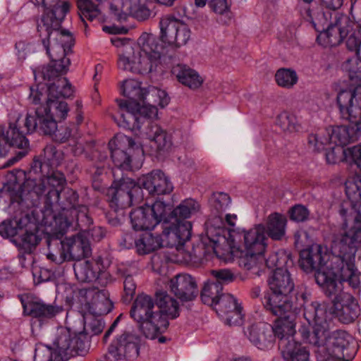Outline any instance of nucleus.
<instances>
[{
	"instance_id": "f257e3e1",
	"label": "nucleus",
	"mask_w": 361,
	"mask_h": 361,
	"mask_svg": "<svg viewBox=\"0 0 361 361\" xmlns=\"http://www.w3.org/2000/svg\"><path fill=\"white\" fill-rule=\"evenodd\" d=\"M129 314L139 331L146 338L154 340L166 331L169 319L179 316V307L176 300L166 292H157L155 300L142 293L136 296Z\"/></svg>"
},
{
	"instance_id": "f03ea898",
	"label": "nucleus",
	"mask_w": 361,
	"mask_h": 361,
	"mask_svg": "<svg viewBox=\"0 0 361 361\" xmlns=\"http://www.w3.org/2000/svg\"><path fill=\"white\" fill-rule=\"evenodd\" d=\"M268 289L262 298V305L271 314H281L291 310H301L311 301L305 291H295V283L287 269L279 267L272 271L267 279Z\"/></svg>"
},
{
	"instance_id": "7ed1b4c3",
	"label": "nucleus",
	"mask_w": 361,
	"mask_h": 361,
	"mask_svg": "<svg viewBox=\"0 0 361 361\" xmlns=\"http://www.w3.org/2000/svg\"><path fill=\"white\" fill-rule=\"evenodd\" d=\"M69 8L70 4L63 1L61 11L56 13L48 11L37 21V31L49 57L67 58L66 55L72 51L75 39L68 30L61 29V23Z\"/></svg>"
},
{
	"instance_id": "20e7f679",
	"label": "nucleus",
	"mask_w": 361,
	"mask_h": 361,
	"mask_svg": "<svg viewBox=\"0 0 361 361\" xmlns=\"http://www.w3.org/2000/svg\"><path fill=\"white\" fill-rule=\"evenodd\" d=\"M173 58L167 44L162 42L159 44L157 38L149 36L142 43V47L136 49L130 46L124 47L119 54L118 66L123 71L145 74L153 71L159 60L166 63L173 61Z\"/></svg>"
},
{
	"instance_id": "39448f33",
	"label": "nucleus",
	"mask_w": 361,
	"mask_h": 361,
	"mask_svg": "<svg viewBox=\"0 0 361 361\" xmlns=\"http://www.w3.org/2000/svg\"><path fill=\"white\" fill-rule=\"evenodd\" d=\"M34 114H27L25 118L18 112L11 115L8 127L0 134V157L7 153V146L22 149L28 148L27 135L34 132L39 133V125Z\"/></svg>"
},
{
	"instance_id": "423d86ee",
	"label": "nucleus",
	"mask_w": 361,
	"mask_h": 361,
	"mask_svg": "<svg viewBox=\"0 0 361 361\" xmlns=\"http://www.w3.org/2000/svg\"><path fill=\"white\" fill-rule=\"evenodd\" d=\"M47 193V185L42 177L25 179L22 185L8 182L0 189V197L7 195L11 204L18 207L21 212H25L30 208L37 207Z\"/></svg>"
},
{
	"instance_id": "0eeeda50",
	"label": "nucleus",
	"mask_w": 361,
	"mask_h": 361,
	"mask_svg": "<svg viewBox=\"0 0 361 361\" xmlns=\"http://www.w3.org/2000/svg\"><path fill=\"white\" fill-rule=\"evenodd\" d=\"M49 58V63L34 70L35 78H40L49 82L47 91L51 97L63 96V98H68L73 94V87L66 78L61 76L68 72L71 60L69 58Z\"/></svg>"
},
{
	"instance_id": "6e6552de",
	"label": "nucleus",
	"mask_w": 361,
	"mask_h": 361,
	"mask_svg": "<svg viewBox=\"0 0 361 361\" xmlns=\"http://www.w3.org/2000/svg\"><path fill=\"white\" fill-rule=\"evenodd\" d=\"M161 228V234L146 232L140 235L135 242L138 254H148L162 247H178L190 240V225L188 223L180 225L173 230H170L167 226L164 225Z\"/></svg>"
},
{
	"instance_id": "1a4fd4ad",
	"label": "nucleus",
	"mask_w": 361,
	"mask_h": 361,
	"mask_svg": "<svg viewBox=\"0 0 361 361\" xmlns=\"http://www.w3.org/2000/svg\"><path fill=\"white\" fill-rule=\"evenodd\" d=\"M356 204H361V196ZM358 209L354 208L353 202L350 199L341 205L339 214L343 218L344 224L347 226L348 221L352 220L354 226L343 234L339 242L335 245V250H338L336 256L355 258L357 245L361 243V209L360 207Z\"/></svg>"
},
{
	"instance_id": "9d476101",
	"label": "nucleus",
	"mask_w": 361,
	"mask_h": 361,
	"mask_svg": "<svg viewBox=\"0 0 361 361\" xmlns=\"http://www.w3.org/2000/svg\"><path fill=\"white\" fill-rule=\"evenodd\" d=\"M303 317L310 325H312V331L310 332L307 327L302 326L299 333L303 340L314 346L321 347L324 340V332L329 329L327 322V310L324 303L317 300H311L304 305Z\"/></svg>"
},
{
	"instance_id": "9b49d317",
	"label": "nucleus",
	"mask_w": 361,
	"mask_h": 361,
	"mask_svg": "<svg viewBox=\"0 0 361 361\" xmlns=\"http://www.w3.org/2000/svg\"><path fill=\"white\" fill-rule=\"evenodd\" d=\"M328 261L327 249L319 244H312L300 251V268L306 273L314 271L316 283L319 287L322 286L319 281V276L334 278L336 276L335 265L329 267L326 265Z\"/></svg>"
},
{
	"instance_id": "f8f14e48",
	"label": "nucleus",
	"mask_w": 361,
	"mask_h": 361,
	"mask_svg": "<svg viewBox=\"0 0 361 361\" xmlns=\"http://www.w3.org/2000/svg\"><path fill=\"white\" fill-rule=\"evenodd\" d=\"M107 201L112 210L118 211L130 207L133 202L143 198L142 190L137 182L128 177L114 180L106 192Z\"/></svg>"
},
{
	"instance_id": "ddd939ff",
	"label": "nucleus",
	"mask_w": 361,
	"mask_h": 361,
	"mask_svg": "<svg viewBox=\"0 0 361 361\" xmlns=\"http://www.w3.org/2000/svg\"><path fill=\"white\" fill-rule=\"evenodd\" d=\"M64 233L55 232L49 235L47 243L50 249L51 246L60 245V257L63 261H80L91 254L89 240L82 235L78 234L62 240Z\"/></svg>"
},
{
	"instance_id": "4468645a",
	"label": "nucleus",
	"mask_w": 361,
	"mask_h": 361,
	"mask_svg": "<svg viewBox=\"0 0 361 361\" xmlns=\"http://www.w3.org/2000/svg\"><path fill=\"white\" fill-rule=\"evenodd\" d=\"M341 117L349 121L356 141L361 135V85L341 90L337 95Z\"/></svg>"
},
{
	"instance_id": "2eb2a0df",
	"label": "nucleus",
	"mask_w": 361,
	"mask_h": 361,
	"mask_svg": "<svg viewBox=\"0 0 361 361\" xmlns=\"http://www.w3.org/2000/svg\"><path fill=\"white\" fill-rule=\"evenodd\" d=\"M170 204L157 200L152 205L145 204L133 209L130 213V223L135 231L153 229L157 225L166 226V215Z\"/></svg>"
},
{
	"instance_id": "dca6fc26",
	"label": "nucleus",
	"mask_w": 361,
	"mask_h": 361,
	"mask_svg": "<svg viewBox=\"0 0 361 361\" xmlns=\"http://www.w3.org/2000/svg\"><path fill=\"white\" fill-rule=\"evenodd\" d=\"M120 109L118 126L130 130H139L147 119L155 118L158 109L155 104H140L116 99Z\"/></svg>"
},
{
	"instance_id": "f3484780",
	"label": "nucleus",
	"mask_w": 361,
	"mask_h": 361,
	"mask_svg": "<svg viewBox=\"0 0 361 361\" xmlns=\"http://www.w3.org/2000/svg\"><path fill=\"white\" fill-rule=\"evenodd\" d=\"M48 94L47 103L36 108L34 116L39 125V133H50L57 128V121L66 118L69 111L67 102Z\"/></svg>"
},
{
	"instance_id": "a211bd4d",
	"label": "nucleus",
	"mask_w": 361,
	"mask_h": 361,
	"mask_svg": "<svg viewBox=\"0 0 361 361\" xmlns=\"http://www.w3.org/2000/svg\"><path fill=\"white\" fill-rule=\"evenodd\" d=\"M77 280L81 283L94 282L101 287H106L113 281L112 277L103 264L102 257L79 262L73 265Z\"/></svg>"
},
{
	"instance_id": "6ab92c4d",
	"label": "nucleus",
	"mask_w": 361,
	"mask_h": 361,
	"mask_svg": "<svg viewBox=\"0 0 361 361\" xmlns=\"http://www.w3.org/2000/svg\"><path fill=\"white\" fill-rule=\"evenodd\" d=\"M53 345L65 355L72 357L85 355L90 348L89 341L85 334H77L63 326L57 329Z\"/></svg>"
},
{
	"instance_id": "aec40b11",
	"label": "nucleus",
	"mask_w": 361,
	"mask_h": 361,
	"mask_svg": "<svg viewBox=\"0 0 361 361\" xmlns=\"http://www.w3.org/2000/svg\"><path fill=\"white\" fill-rule=\"evenodd\" d=\"M161 41L167 44L176 56V49L187 43L190 37L188 26L174 17H166L160 21Z\"/></svg>"
},
{
	"instance_id": "412c9836",
	"label": "nucleus",
	"mask_w": 361,
	"mask_h": 361,
	"mask_svg": "<svg viewBox=\"0 0 361 361\" xmlns=\"http://www.w3.org/2000/svg\"><path fill=\"white\" fill-rule=\"evenodd\" d=\"M329 329L324 332V340L322 341L321 345L328 354L326 361L330 358L342 361H350L354 356L353 354L349 353L350 335L341 330L335 331L331 334H329Z\"/></svg>"
},
{
	"instance_id": "4be33fe9",
	"label": "nucleus",
	"mask_w": 361,
	"mask_h": 361,
	"mask_svg": "<svg viewBox=\"0 0 361 361\" xmlns=\"http://www.w3.org/2000/svg\"><path fill=\"white\" fill-rule=\"evenodd\" d=\"M343 161L350 165L355 164L360 169V174H357L353 178H348L345 183V194L348 199L353 202L354 208L361 209V204L356 202L361 197V143L353 147H348L342 151Z\"/></svg>"
},
{
	"instance_id": "5701e85b",
	"label": "nucleus",
	"mask_w": 361,
	"mask_h": 361,
	"mask_svg": "<svg viewBox=\"0 0 361 361\" xmlns=\"http://www.w3.org/2000/svg\"><path fill=\"white\" fill-rule=\"evenodd\" d=\"M121 90L123 94L128 99L123 100L127 102H142V104H150L152 97L157 96L160 99L159 104L161 107H164L170 101V98L164 91L154 88L151 90L141 88L140 82L133 79L124 80Z\"/></svg>"
},
{
	"instance_id": "b1692460",
	"label": "nucleus",
	"mask_w": 361,
	"mask_h": 361,
	"mask_svg": "<svg viewBox=\"0 0 361 361\" xmlns=\"http://www.w3.org/2000/svg\"><path fill=\"white\" fill-rule=\"evenodd\" d=\"M20 302L23 314L37 319L39 322L51 319L63 311L61 306L46 303L42 300L33 296L21 297Z\"/></svg>"
},
{
	"instance_id": "393cba45",
	"label": "nucleus",
	"mask_w": 361,
	"mask_h": 361,
	"mask_svg": "<svg viewBox=\"0 0 361 361\" xmlns=\"http://www.w3.org/2000/svg\"><path fill=\"white\" fill-rule=\"evenodd\" d=\"M139 338L128 331L117 336L109 347V353L116 360H131L139 355Z\"/></svg>"
},
{
	"instance_id": "a878e982",
	"label": "nucleus",
	"mask_w": 361,
	"mask_h": 361,
	"mask_svg": "<svg viewBox=\"0 0 361 361\" xmlns=\"http://www.w3.org/2000/svg\"><path fill=\"white\" fill-rule=\"evenodd\" d=\"M135 142L129 136L121 137V141L116 144V140H111L109 143L111 157L114 165L125 171H132L135 166L132 152L134 150Z\"/></svg>"
},
{
	"instance_id": "bb28decb",
	"label": "nucleus",
	"mask_w": 361,
	"mask_h": 361,
	"mask_svg": "<svg viewBox=\"0 0 361 361\" xmlns=\"http://www.w3.org/2000/svg\"><path fill=\"white\" fill-rule=\"evenodd\" d=\"M319 281L322 285L320 286L322 293L331 302L334 312L341 309L337 305L344 307L356 300L352 294L343 290V283L337 279V276L334 278L319 276Z\"/></svg>"
},
{
	"instance_id": "cd10ccee",
	"label": "nucleus",
	"mask_w": 361,
	"mask_h": 361,
	"mask_svg": "<svg viewBox=\"0 0 361 361\" xmlns=\"http://www.w3.org/2000/svg\"><path fill=\"white\" fill-rule=\"evenodd\" d=\"M62 197L63 201L59 200L54 204H58L63 210H75L77 224L80 228L86 229L93 224L92 219L88 214V207L80 202L79 195L75 190L69 188H66L63 192Z\"/></svg>"
},
{
	"instance_id": "c85d7f7f",
	"label": "nucleus",
	"mask_w": 361,
	"mask_h": 361,
	"mask_svg": "<svg viewBox=\"0 0 361 361\" xmlns=\"http://www.w3.org/2000/svg\"><path fill=\"white\" fill-rule=\"evenodd\" d=\"M200 209V204L194 199H185L182 201L180 204L176 208L172 209L170 205V210L166 215V224L170 230H173L175 228L180 225L188 223L190 225L189 229L190 238L191 237L192 224L190 221H185L190 218L192 214H196Z\"/></svg>"
},
{
	"instance_id": "c756f323",
	"label": "nucleus",
	"mask_w": 361,
	"mask_h": 361,
	"mask_svg": "<svg viewBox=\"0 0 361 361\" xmlns=\"http://www.w3.org/2000/svg\"><path fill=\"white\" fill-rule=\"evenodd\" d=\"M42 178L47 185V193L44 197V208L47 210L51 209L54 202L61 199V192L66 183L65 175L55 168L50 169Z\"/></svg>"
},
{
	"instance_id": "7c9ffc66",
	"label": "nucleus",
	"mask_w": 361,
	"mask_h": 361,
	"mask_svg": "<svg viewBox=\"0 0 361 361\" xmlns=\"http://www.w3.org/2000/svg\"><path fill=\"white\" fill-rule=\"evenodd\" d=\"M242 240V251L264 253L267 247V237L265 235L264 224L255 225L249 230H242L238 233Z\"/></svg>"
},
{
	"instance_id": "2f4dec72",
	"label": "nucleus",
	"mask_w": 361,
	"mask_h": 361,
	"mask_svg": "<svg viewBox=\"0 0 361 361\" xmlns=\"http://www.w3.org/2000/svg\"><path fill=\"white\" fill-rule=\"evenodd\" d=\"M137 185L146 189L152 195L169 194L173 190V185L170 180L161 170H153L147 175L140 177Z\"/></svg>"
},
{
	"instance_id": "473e14b6",
	"label": "nucleus",
	"mask_w": 361,
	"mask_h": 361,
	"mask_svg": "<svg viewBox=\"0 0 361 361\" xmlns=\"http://www.w3.org/2000/svg\"><path fill=\"white\" fill-rule=\"evenodd\" d=\"M355 258L350 257L335 256L332 264L335 265L336 276L340 275V281H346L353 289H359L361 284V274L355 264Z\"/></svg>"
},
{
	"instance_id": "72a5a7b5",
	"label": "nucleus",
	"mask_w": 361,
	"mask_h": 361,
	"mask_svg": "<svg viewBox=\"0 0 361 361\" xmlns=\"http://www.w3.org/2000/svg\"><path fill=\"white\" fill-rule=\"evenodd\" d=\"M138 0H121V6L111 4L110 11L116 20L123 21L128 16H131L137 20L143 21L148 19L151 11L142 4H137Z\"/></svg>"
},
{
	"instance_id": "f704fd0d",
	"label": "nucleus",
	"mask_w": 361,
	"mask_h": 361,
	"mask_svg": "<svg viewBox=\"0 0 361 361\" xmlns=\"http://www.w3.org/2000/svg\"><path fill=\"white\" fill-rule=\"evenodd\" d=\"M343 0H321L322 6L316 11L307 9V16L310 18L315 30L320 32L332 23L335 11L343 4Z\"/></svg>"
},
{
	"instance_id": "c9c22d12",
	"label": "nucleus",
	"mask_w": 361,
	"mask_h": 361,
	"mask_svg": "<svg viewBox=\"0 0 361 361\" xmlns=\"http://www.w3.org/2000/svg\"><path fill=\"white\" fill-rule=\"evenodd\" d=\"M171 291L183 302L192 301L198 295L197 283L189 274H178L170 280Z\"/></svg>"
},
{
	"instance_id": "e433bc0d",
	"label": "nucleus",
	"mask_w": 361,
	"mask_h": 361,
	"mask_svg": "<svg viewBox=\"0 0 361 361\" xmlns=\"http://www.w3.org/2000/svg\"><path fill=\"white\" fill-rule=\"evenodd\" d=\"M250 342L262 350L271 349L274 345V335L270 324L264 322L254 324L245 331Z\"/></svg>"
},
{
	"instance_id": "4c0bfd02",
	"label": "nucleus",
	"mask_w": 361,
	"mask_h": 361,
	"mask_svg": "<svg viewBox=\"0 0 361 361\" xmlns=\"http://www.w3.org/2000/svg\"><path fill=\"white\" fill-rule=\"evenodd\" d=\"M348 23L346 18L339 13H334V22L330 23L324 30H321L317 39L325 38L326 43L331 47L340 44L348 36L349 30L348 26L343 25Z\"/></svg>"
},
{
	"instance_id": "58836bf2",
	"label": "nucleus",
	"mask_w": 361,
	"mask_h": 361,
	"mask_svg": "<svg viewBox=\"0 0 361 361\" xmlns=\"http://www.w3.org/2000/svg\"><path fill=\"white\" fill-rule=\"evenodd\" d=\"M41 240L42 235L38 226L30 221L28 217V221L24 224L19 236L16 238L13 242L24 253L31 254Z\"/></svg>"
},
{
	"instance_id": "ea45409f",
	"label": "nucleus",
	"mask_w": 361,
	"mask_h": 361,
	"mask_svg": "<svg viewBox=\"0 0 361 361\" xmlns=\"http://www.w3.org/2000/svg\"><path fill=\"white\" fill-rule=\"evenodd\" d=\"M300 310H291L290 312L281 314H273L276 317V319L274 323L273 335L274 339L279 338V349L280 350V343L284 340L286 341H295L293 336L295 334V324L293 322L295 314Z\"/></svg>"
},
{
	"instance_id": "a19ab883",
	"label": "nucleus",
	"mask_w": 361,
	"mask_h": 361,
	"mask_svg": "<svg viewBox=\"0 0 361 361\" xmlns=\"http://www.w3.org/2000/svg\"><path fill=\"white\" fill-rule=\"evenodd\" d=\"M149 140L150 153L157 157L164 155L172 145L171 136L156 124H150L146 132Z\"/></svg>"
},
{
	"instance_id": "79ce46f5",
	"label": "nucleus",
	"mask_w": 361,
	"mask_h": 361,
	"mask_svg": "<svg viewBox=\"0 0 361 361\" xmlns=\"http://www.w3.org/2000/svg\"><path fill=\"white\" fill-rule=\"evenodd\" d=\"M264 253L241 251L238 263L243 270L255 276L264 271Z\"/></svg>"
},
{
	"instance_id": "37998d69",
	"label": "nucleus",
	"mask_w": 361,
	"mask_h": 361,
	"mask_svg": "<svg viewBox=\"0 0 361 361\" xmlns=\"http://www.w3.org/2000/svg\"><path fill=\"white\" fill-rule=\"evenodd\" d=\"M171 73L178 81L191 89H197L203 82L202 78L197 71L186 65L178 63L171 68Z\"/></svg>"
},
{
	"instance_id": "c03bdc74",
	"label": "nucleus",
	"mask_w": 361,
	"mask_h": 361,
	"mask_svg": "<svg viewBox=\"0 0 361 361\" xmlns=\"http://www.w3.org/2000/svg\"><path fill=\"white\" fill-rule=\"evenodd\" d=\"M287 219L285 215L274 212L270 214L266 222L265 234L274 240H281L286 235Z\"/></svg>"
},
{
	"instance_id": "a18cd8bd",
	"label": "nucleus",
	"mask_w": 361,
	"mask_h": 361,
	"mask_svg": "<svg viewBox=\"0 0 361 361\" xmlns=\"http://www.w3.org/2000/svg\"><path fill=\"white\" fill-rule=\"evenodd\" d=\"M280 351L286 361H310L309 351L295 341L283 340L280 343Z\"/></svg>"
},
{
	"instance_id": "49530a36",
	"label": "nucleus",
	"mask_w": 361,
	"mask_h": 361,
	"mask_svg": "<svg viewBox=\"0 0 361 361\" xmlns=\"http://www.w3.org/2000/svg\"><path fill=\"white\" fill-rule=\"evenodd\" d=\"M331 142L343 147L356 141L355 134L349 126H337L331 129Z\"/></svg>"
},
{
	"instance_id": "de8ad7c7",
	"label": "nucleus",
	"mask_w": 361,
	"mask_h": 361,
	"mask_svg": "<svg viewBox=\"0 0 361 361\" xmlns=\"http://www.w3.org/2000/svg\"><path fill=\"white\" fill-rule=\"evenodd\" d=\"M223 288L221 284L215 283L212 279L208 280L201 290L200 298L204 304L214 306L221 298Z\"/></svg>"
},
{
	"instance_id": "09e8293b",
	"label": "nucleus",
	"mask_w": 361,
	"mask_h": 361,
	"mask_svg": "<svg viewBox=\"0 0 361 361\" xmlns=\"http://www.w3.org/2000/svg\"><path fill=\"white\" fill-rule=\"evenodd\" d=\"M23 217L4 221L0 224V234L4 237H18L24 224L28 221V214L25 212Z\"/></svg>"
},
{
	"instance_id": "8fccbe9b",
	"label": "nucleus",
	"mask_w": 361,
	"mask_h": 361,
	"mask_svg": "<svg viewBox=\"0 0 361 361\" xmlns=\"http://www.w3.org/2000/svg\"><path fill=\"white\" fill-rule=\"evenodd\" d=\"M71 356L65 355L56 348L52 350L49 346H41L35 349V361H67Z\"/></svg>"
},
{
	"instance_id": "3c124183",
	"label": "nucleus",
	"mask_w": 361,
	"mask_h": 361,
	"mask_svg": "<svg viewBox=\"0 0 361 361\" xmlns=\"http://www.w3.org/2000/svg\"><path fill=\"white\" fill-rule=\"evenodd\" d=\"M92 303L94 313L99 315L107 314L114 307V303L110 300V293L106 289L99 290L95 293Z\"/></svg>"
},
{
	"instance_id": "603ef678",
	"label": "nucleus",
	"mask_w": 361,
	"mask_h": 361,
	"mask_svg": "<svg viewBox=\"0 0 361 361\" xmlns=\"http://www.w3.org/2000/svg\"><path fill=\"white\" fill-rule=\"evenodd\" d=\"M337 307H340L341 310L335 312L336 317L343 324H350L353 322L360 315V310L357 300L352 303L342 307L339 304Z\"/></svg>"
},
{
	"instance_id": "864d4df0",
	"label": "nucleus",
	"mask_w": 361,
	"mask_h": 361,
	"mask_svg": "<svg viewBox=\"0 0 361 361\" xmlns=\"http://www.w3.org/2000/svg\"><path fill=\"white\" fill-rule=\"evenodd\" d=\"M77 7L80 18L85 23V19L92 21L100 14V10L91 0H78Z\"/></svg>"
},
{
	"instance_id": "5fc2aeb1",
	"label": "nucleus",
	"mask_w": 361,
	"mask_h": 361,
	"mask_svg": "<svg viewBox=\"0 0 361 361\" xmlns=\"http://www.w3.org/2000/svg\"><path fill=\"white\" fill-rule=\"evenodd\" d=\"M308 147L312 151L326 149L325 146L332 143L331 130H325L319 133L311 134L307 138Z\"/></svg>"
},
{
	"instance_id": "6e6d98bb",
	"label": "nucleus",
	"mask_w": 361,
	"mask_h": 361,
	"mask_svg": "<svg viewBox=\"0 0 361 361\" xmlns=\"http://www.w3.org/2000/svg\"><path fill=\"white\" fill-rule=\"evenodd\" d=\"M275 80L279 86L290 89L298 82V77L294 70L281 68L276 71Z\"/></svg>"
},
{
	"instance_id": "4d7b16f0",
	"label": "nucleus",
	"mask_w": 361,
	"mask_h": 361,
	"mask_svg": "<svg viewBox=\"0 0 361 361\" xmlns=\"http://www.w3.org/2000/svg\"><path fill=\"white\" fill-rule=\"evenodd\" d=\"M240 305L238 303L237 300L231 294H222L221 298L216 302L214 305L217 314L221 317H224L226 314L235 310Z\"/></svg>"
},
{
	"instance_id": "13d9d810",
	"label": "nucleus",
	"mask_w": 361,
	"mask_h": 361,
	"mask_svg": "<svg viewBox=\"0 0 361 361\" xmlns=\"http://www.w3.org/2000/svg\"><path fill=\"white\" fill-rule=\"evenodd\" d=\"M209 204L212 209L217 214L225 211L231 202V198L228 193L214 192L209 198Z\"/></svg>"
},
{
	"instance_id": "bf43d9fd",
	"label": "nucleus",
	"mask_w": 361,
	"mask_h": 361,
	"mask_svg": "<svg viewBox=\"0 0 361 361\" xmlns=\"http://www.w3.org/2000/svg\"><path fill=\"white\" fill-rule=\"evenodd\" d=\"M343 68L348 72L350 80L355 83H361V58L348 59Z\"/></svg>"
},
{
	"instance_id": "052dcab7",
	"label": "nucleus",
	"mask_w": 361,
	"mask_h": 361,
	"mask_svg": "<svg viewBox=\"0 0 361 361\" xmlns=\"http://www.w3.org/2000/svg\"><path fill=\"white\" fill-rule=\"evenodd\" d=\"M43 159L45 163L52 169L58 166L63 159V153L53 145H47L43 150Z\"/></svg>"
},
{
	"instance_id": "680f3d73",
	"label": "nucleus",
	"mask_w": 361,
	"mask_h": 361,
	"mask_svg": "<svg viewBox=\"0 0 361 361\" xmlns=\"http://www.w3.org/2000/svg\"><path fill=\"white\" fill-rule=\"evenodd\" d=\"M209 5L211 9L219 16L223 23H226L231 19L230 4L227 0H209Z\"/></svg>"
},
{
	"instance_id": "e2e57ef3",
	"label": "nucleus",
	"mask_w": 361,
	"mask_h": 361,
	"mask_svg": "<svg viewBox=\"0 0 361 361\" xmlns=\"http://www.w3.org/2000/svg\"><path fill=\"white\" fill-rule=\"evenodd\" d=\"M276 123L282 130L292 133L297 130L296 117L287 111H283L278 115Z\"/></svg>"
},
{
	"instance_id": "0e129e2a",
	"label": "nucleus",
	"mask_w": 361,
	"mask_h": 361,
	"mask_svg": "<svg viewBox=\"0 0 361 361\" xmlns=\"http://www.w3.org/2000/svg\"><path fill=\"white\" fill-rule=\"evenodd\" d=\"M211 274L214 278L212 280L215 283L221 284L222 288L224 284L235 281V273L228 269L212 270Z\"/></svg>"
},
{
	"instance_id": "69168bd1",
	"label": "nucleus",
	"mask_w": 361,
	"mask_h": 361,
	"mask_svg": "<svg viewBox=\"0 0 361 361\" xmlns=\"http://www.w3.org/2000/svg\"><path fill=\"white\" fill-rule=\"evenodd\" d=\"M287 261L288 256L284 252H274L270 254L268 258H264V267H266L274 270L279 267L283 268Z\"/></svg>"
},
{
	"instance_id": "338daca9",
	"label": "nucleus",
	"mask_w": 361,
	"mask_h": 361,
	"mask_svg": "<svg viewBox=\"0 0 361 361\" xmlns=\"http://www.w3.org/2000/svg\"><path fill=\"white\" fill-rule=\"evenodd\" d=\"M104 328V322L102 319L91 316L85 319L84 324V330L86 334H91V336L98 335L103 331Z\"/></svg>"
},
{
	"instance_id": "774afa93",
	"label": "nucleus",
	"mask_w": 361,
	"mask_h": 361,
	"mask_svg": "<svg viewBox=\"0 0 361 361\" xmlns=\"http://www.w3.org/2000/svg\"><path fill=\"white\" fill-rule=\"evenodd\" d=\"M289 218L295 222H304L308 220L310 211L302 204H295L288 210Z\"/></svg>"
}]
</instances>
